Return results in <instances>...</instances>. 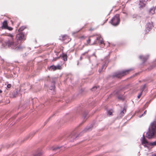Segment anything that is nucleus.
I'll list each match as a JSON object with an SVG mask.
<instances>
[{"instance_id": "cd10ccee", "label": "nucleus", "mask_w": 156, "mask_h": 156, "mask_svg": "<svg viewBox=\"0 0 156 156\" xmlns=\"http://www.w3.org/2000/svg\"><path fill=\"white\" fill-rule=\"evenodd\" d=\"M142 92H141V93L137 96V98H140V97L141 95H142Z\"/></svg>"}, {"instance_id": "f257e3e1", "label": "nucleus", "mask_w": 156, "mask_h": 156, "mask_svg": "<svg viewBox=\"0 0 156 156\" xmlns=\"http://www.w3.org/2000/svg\"><path fill=\"white\" fill-rule=\"evenodd\" d=\"M8 36L10 37V38L8 40L5 41L2 44L3 47L7 46L11 49H14L16 51L21 50L24 48L20 45H18L19 44L18 41L15 42L13 41L12 35L9 34Z\"/></svg>"}, {"instance_id": "ddd939ff", "label": "nucleus", "mask_w": 156, "mask_h": 156, "mask_svg": "<svg viewBox=\"0 0 156 156\" xmlns=\"http://www.w3.org/2000/svg\"><path fill=\"white\" fill-rule=\"evenodd\" d=\"M156 129V121H154L151 125V129L152 130H154Z\"/></svg>"}, {"instance_id": "f704fd0d", "label": "nucleus", "mask_w": 156, "mask_h": 156, "mask_svg": "<svg viewBox=\"0 0 156 156\" xmlns=\"http://www.w3.org/2000/svg\"><path fill=\"white\" fill-rule=\"evenodd\" d=\"M149 104V102H147V103L145 104V107H148V105Z\"/></svg>"}, {"instance_id": "c9c22d12", "label": "nucleus", "mask_w": 156, "mask_h": 156, "mask_svg": "<svg viewBox=\"0 0 156 156\" xmlns=\"http://www.w3.org/2000/svg\"><path fill=\"white\" fill-rule=\"evenodd\" d=\"M96 43H97L96 41H95L94 42V43L93 44H91V45H94V44H96Z\"/></svg>"}, {"instance_id": "4c0bfd02", "label": "nucleus", "mask_w": 156, "mask_h": 156, "mask_svg": "<svg viewBox=\"0 0 156 156\" xmlns=\"http://www.w3.org/2000/svg\"><path fill=\"white\" fill-rule=\"evenodd\" d=\"M87 53V52H86L85 53H83L82 54V55H85V53Z\"/></svg>"}, {"instance_id": "423d86ee", "label": "nucleus", "mask_w": 156, "mask_h": 156, "mask_svg": "<svg viewBox=\"0 0 156 156\" xmlns=\"http://www.w3.org/2000/svg\"><path fill=\"white\" fill-rule=\"evenodd\" d=\"M56 79L55 78H52L50 79V81L51 82L52 85L50 87V90H54L55 89V84Z\"/></svg>"}, {"instance_id": "6ab92c4d", "label": "nucleus", "mask_w": 156, "mask_h": 156, "mask_svg": "<svg viewBox=\"0 0 156 156\" xmlns=\"http://www.w3.org/2000/svg\"><path fill=\"white\" fill-rule=\"evenodd\" d=\"M113 111L112 109H111L110 110H109L107 112L109 116L112 115V113H113Z\"/></svg>"}, {"instance_id": "4468645a", "label": "nucleus", "mask_w": 156, "mask_h": 156, "mask_svg": "<svg viewBox=\"0 0 156 156\" xmlns=\"http://www.w3.org/2000/svg\"><path fill=\"white\" fill-rule=\"evenodd\" d=\"M7 22L6 20L3 23L2 28V29H6L8 27Z\"/></svg>"}, {"instance_id": "412c9836", "label": "nucleus", "mask_w": 156, "mask_h": 156, "mask_svg": "<svg viewBox=\"0 0 156 156\" xmlns=\"http://www.w3.org/2000/svg\"><path fill=\"white\" fill-rule=\"evenodd\" d=\"M62 58L63 60L65 61L67 60V55L66 54H64L62 56Z\"/></svg>"}, {"instance_id": "f3484780", "label": "nucleus", "mask_w": 156, "mask_h": 156, "mask_svg": "<svg viewBox=\"0 0 156 156\" xmlns=\"http://www.w3.org/2000/svg\"><path fill=\"white\" fill-rule=\"evenodd\" d=\"M93 100L92 98H90L89 100L88 101V103L89 105V106H95L93 105H92L94 104V102H93Z\"/></svg>"}, {"instance_id": "58836bf2", "label": "nucleus", "mask_w": 156, "mask_h": 156, "mask_svg": "<svg viewBox=\"0 0 156 156\" xmlns=\"http://www.w3.org/2000/svg\"><path fill=\"white\" fill-rule=\"evenodd\" d=\"M2 91L1 90H0V93H2Z\"/></svg>"}, {"instance_id": "2eb2a0df", "label": "nucleus", "mask_w": 156, "mask_h": 156, "mask_svg": "<svg viewBox=\"0 0 156 156\" xmlns=\"http://www.w3.org/2000/svg\"><path fill=\"white\" fill-rule=\"evenodd\" d=\"M96 41H98V42H100L101 44H104V41L103 40V39H102L101 36H99L97 37L96 39Z\"/></svg>"}, {"instance_id": "393cba45", "label": "nucleus", "mask_w": 156, "mask_h": 156, "mask_svg": "<svg viewBox=\"0 0 156 156\" xmlns=\"http://www.w3.org/2000/svg\"><path fill=\"white\" fill-rule=\"evenodd\" d=\"M98 87H94L92 89V91H94V90H95L96 89H98Z\"/></svg>"}, {"instance_id": "72a5a7b5", "label": "nucleus", "mask_w": 156, "mask_h": 156, "mask_svg": "<svg viewBox=\"0 0 156 156\" xmlns=\"http://www.w3.org/2000/svg\"><path fill=\"white\" fill-rule=\"evenodd\" d=\"M146 112H147V110H146L144 111V114H142V115L141 116H140V117H141V116H143V114H146Z\"/></svg>"}, {"instance_id": "9b49d317", "label": "nucleus", "mask_w": 156, "mask_h": 156, "mask_svg": "<svg viewBox=\"0 0 156 156\" xmlns=\"http://www.w3.org/2000/svg\"><path fill=\"white\" fill-rule=\"evenodd\" d=\"M139 58L141 59H142V61L143 63H144L147 60L148 58V56L140 55L139 56Z\"/></svg>"}, {"instance_id": "4be33fe9", "label": "nucleus", "mask_w": 156, "mask_h": 156, "mask_svg": "<svg viewBox=\"0 0 156 156\" xmlns=\"http://www.w3.org/2000/svg\"><path fill=\"white\" fill-rule=\"evenodd\" d=\"M150 144L151 146H156V140L154 142L150 143Z\"/></svg>"}, {"instance_id": "1a4fd4ad", "label": "nucleus", "mask_w": 156, "mask_h": 156, "mask_svg": "<svg viewBox=\"0 0 156 156\" xmlns=\"http://www.w3.org/2000/svg\"><path fill=\"white\" fill-rule=\"evenodd\" d=\"M108 61H107L102 66L101 69H100L99 70V72L100 73H101V71L103 69H105L106 68V67L107 66V65H108Z\"/></svg>"}, {"instance_id": "9d476101", "label": "nucleus", "mask_w": 156, "mask_h": 156, "mask_svg": "<svg viewBox=\"0 0 156 156\" xmlns=\"http://www.w3.org/2000/svg\"><path fill=\"white\" fill-rule=\"evenodd\" d=\"M139 8H141L144 7L145 5V3L144 2L143 0H141L140 1L139 4Z\"/></svg>"}, {"instance_id": "2f4dec72", "label": "nucleus", "mask_w": 156, "mask_h": 156, "mask_svg": "<svg viewBox=\"0 0 156 156\" xmlns=\"http://www.w3.org/2000/svg\"><path fill=\"white\" fill-rule=\"evenodd\" d=\"M87 106V105H85V104H81V105L80 106V107H82V106Z\"/></svg>"}, {"instance_id": "473e14b6", "label": "nucleus", "mask_w": 156, "mask_h": 156, "mask_svg": "<svg viewBox=\"0 0 156 156\" xmlns=\"http://www.w3.org/2000/svg\"><path fill=\"white\" fill-rule=\"evenodd\" d=\"M59 58V57H57V58H53V61H55L57 59H58Z\"/></svg>"}, {"instance_id": "a211bd4d", "label": "nucleus", "mask_w": 156, "mask_h": 156, "mask_svg": "<svg viewBox=\"0 0 156 156\" xmlns=\"http://www.w3.org/2000/svg\"><path fill=\"white\" fill-rule=\"evenodd\" d=\"M126 112V109L125 108H123V110H121L120 112V116H122L124 115V114Z\"/></svg>"}, {"instance_id": "dca6fc26", "label": "nucleus", "mask_w": 156, "mask_h": 156, "mask_svg": "<svg viewBox=\"0 0 156 156\" xmlns=\"http://www.w3.org/2000/svg\"><path fill=\"white\" fill-rule=\"evenodd\" d=\"M132 17L133 18V20H135L136 19L140 18V17L137 14H134L132 16Z\"/></svg>"}, {"instance_id": "0eeeda50", "label": "nucleus", "mask_w": 156, "mask_h": 156, "mask_svg": "<svg viewBox=\"0 0 156 156\" xmlns=\"http://www.w3.org/2000/svg\"><path fill=\"white\" fill-rule=\"evenodd\" d=\"M61 69V67L59 65H57L56 66L52 65L49 68V70L53 71H54L57 69Z\"/></svg>"}, {"instance_id": "c756f323", "label": "nucleus", "mask_w": 156, "mask_h": 156, "mask_svg": "<svg viewBox=\"0 0 156 156\" xmlns=\"http://www.w3.org/2000/svg\"><path fill=\"white\" fill-rule=\"evenodd\" d=\"M11 84H8L7 85V87L8 88H10V87H11Z\"/></svg>"}, {"instance_id": "a878e982", "label": "nucleus", "mask_w": 156, "mask_h": 156, "mask_svg": "<svg viewBox=\"0 0 156 156\" xmlns=\"http://www.w3.org/2000/svg\"><path fill=\"white\" fill-rule=\"evenodd\" d=\"M6 29H7L9 30H12L13 29V28L11 27L8 26Z\"/></svg>"}, {"instance_id": "a19ab883", "label": "nucleus", "mask_w": 156, "mask_h": 156, "mask_svg": "<svg viewBox=\"0 0 156 156\" xmlns=\"http://www.w3.org/2000/svg\"><path fill=\"white\" fill-rule=\"evenodd\" d=\"M82 59V57L81 56V57H80V60H81Z\"/></svg>"}, {"instance_id": "f03ea898", "label": "nucleus", "mask_w": 156, "mask_h": 156, "mask_svg": "<svg viewBox=\"0 0 156 156\" xmlns=\"http://www.w3.org/2000/svg\"><path fill=\"white\" fill-rule=\"evenodd\" d=\"M133 70L132 69H130L125 70H123L115 73L113 75V77H116L118 78H120L122 76H124L128 74Z\"/></svg>"}, {"instance_id": "6e6552de", "label": "nucleus", "mask_w": 156, "mask_h": 156, "mask_svg": "<svg viewBox=\"0 0 156 156\" xmlns=\"http://www.w3.org/2000/svg\"><path fill=\"white\" fill-rule=\"evenodd\" d=\"M141 143L143 145L148 144L150 145V143H148L147 140L145 139L144 136V135H143V137L142 138Z\"/></svg>"}, {"instance_id": "20e7f679", "label": "nucleus", "mask_w": 156, "mask_h": 156, "mask_svg": "<svg viewBox=\"0 0 156 156\" xmlns=\"http://www.w3.org/2000/svg\"><path fill=\"white\" fill-rule=\"evenodd\" d=\"M16 38L17 41L18 42V41L22 42L26 39L24 37V34L22 32L19 33L16 35Z\"/></svg>"}, {"instance_id": "ea45409f", "label": "nucleus", "mask_w": 156, "mask_h": 156, "mask_svg": "<svg viewBox=\"0 0 156 156\" xmlns=\"http://www.w3.org/2000/svg\"><path fill=\"white\" fill-rule=\"evenodd\" d=\"M58 148H58V147L57 148H55V149H55V150H56V149H58Z\"/></svg>"}, {"instance_id": "c85d7f7f", "label": "nucleus", "mask_w": 156, "mask_h": 156, "mask_svg": "<svg viewBox=\"0 0 156 156\" xmlns=\"http://www.w3.org/2000/svg\"><path fill=\"white\" fill-rule=\"evenodd\" d=\"M41 154L40 153H38L37 154H34L33 156H40Z\"/></svg>"}, {"instance_id": "a18cd8bd", "label": "nucleus", "mask_w": 156, "mask_h": 156, "mask_svg": "<svg viewBox=\"0 0 156 156\" xmlns=\"http://www.w3.org/2000/svg\"><path fill=\"white\" fill-rule=\"evenodd\" d=\"M156 9V6H155V9Z\"/></svg>"}, {"instance_id": "37998d69", "label": "nucleus", "mask_w": 156, "mask_h": 156, "mask_svg": "<svg viewBox=\"0 0 156 156\" xmlns=\"http://www.w3.org/2000/svg\"><path fill=\"white\" fill-rule=\"evenodd\" d=\"M29 102V101L28 100H27V102Z\"/></svg>"}, {"instance_id": "7ed1b4c3", "label": "nucleus", "mask_w": 156, "mask_h": 156, "mask_svg": "<svg viewBox=\"0 0 156 156\" xmlns=\"http://www.w3.org/2000/svg\"><path fill=\"white\" fill-rule=\"evenodd\" d=\"M120 22L119 16V15H115L111 20V23L114 26H117Z\"/></svg>"}, {"instance_id": "aec40b11", "label": "nucleus", "mask_w": 156, "mask_h": 156, "mask_svg": "<svg viewBox=\"0 0 156 156\" xmlns=\"http://www.w3.org/2000/svg\"><path fill=\"white\" fill-rule=\"evenodd\" d=\"M149 12L152 14H154V8L150 9Z\"/></svg>"}, {"instance_id": "bb28decb", "label": "nucleus", "mask_w": 156, "mask_h": 156, "mask_svg": "<svg viewBox=\"0 0 156 156\" xmlns=\"http://www.w3.org/2000/svg\"><path fill=\"white\" fill-rule=\"evenodd\" d=\"M118 98L120 100H123V98L122 96H118Z\"/></svg>"}, {"instance_id": "39448f33", "label": "nucleus", "mask_w": 156, "mask_h": 156, "mask_svg": "<svg viewBox=\"0 0 156 156\" xmlns=\"http://www.w3.org/2000/svg\"><path fill=\"white\" fill-rule=\"evenodd\" d=\"M154 130L151 129L146 134V136L149 139L152 138L154 134Z\"/></svg>"}, {"instance_id": "7c9ffc66", "label": "nucleus", "mask_w": 156, "mask_h": 156, "mask_svg": "<svg viewBox=\"0 0 156 156\" xmlns=\"http://www.w3.org/2000/svg\"><path fill=\"white\" fill-rule=\"evenodd\" d=\"M90 42V39H89L87 41V44H89Z\"/></svg>"}, {"instance_id": "b1692460", "label": "nucleus", "mask_w": 156, "mask_h": 156, "mask_svg": "<svg viewBox=\"0 0 156 156\" xmlns=\"http://www.w3.org/2000/svg\"><path fill=\"white\" fill-rule=\"evenodd\" d=\"M25 29V28L23 27H20L19 30V32H20V31H22L24 29Z\"/></svg>"}, {"instance_id": "f8f14e48", "label": "nucleus", "mask_w": 156, "mask_h": 156, "mask_svg": "<svg viewBox=\"0 0 156 156\" xmlns=\"http://www.w3.org/2000/svg\"><path fill=\"white\" fill-rule=\"evenodd\" d=\"M152 27V24L150 23H147L146 25V29L148 30H150Z\"/></svg>"}, {"instance_id": "79ce46f5", "label": "nucleus", "mask_w": 156, "mask_h": 156, "mask_svg": "<svg viewBox=\"0 0 156 156\" xmlns=\"http://www.w3.org/2000/svg\"><path fill=\"white\" fill-rule=\"evenodd\" d=\"M41 106L43 107V106H45V105H42Z\"/></svg>"}, {"instance_id": "5701e85b", "label": "nucleus", "mask_w": 156, "mask_h": 156, "mask_svg": "<svg viewBox=\"0 0 156 156\" xmlns=\"http://www.w3.org/2000/svg\"><path fill=\"white\" fill-rule=\"evenodd\" d=\"M145 87L146 85H144L142 87L141 89V92L142 93V92L144 90Z\"/></svg>"}, {"instance_id": "e433bc0d", "label": "nucleus", "mask_w": 156, "mask_h": 156, "mask_svg": "<svg viewBox=\"0 0 156 156\" xmlns=\"http://www.w3.org/2000/svg\"><path fill=\"white\" fill-rule=\"evenodd\" d=\"M152 156H156V154H154L152 155Z\"/></svg>"}, {"instance_id": "c03bdc74", "label": "nucleus", "mask_w": 156, "mask_h": 156, "mask_svg": "<svg viewBox=\"0 0 156 156\" xmlns=\"http://www.w3.org/2000/svg\"><path fill=\"white\" fill-rule=\"evenodd\" d=\"M25 106V105H22V106Z\"/></svg>"}]
</instances>
